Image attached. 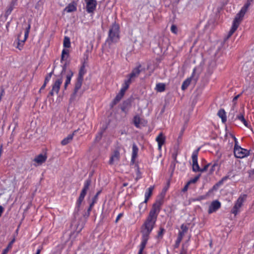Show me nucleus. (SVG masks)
Listing matches in <instances>:
<instances>
[{"instance_id":"1","label":"nucleus","mask_w":254,"mask_h":254,"mask_svg":"<svg viewBox=\"0 0 254 254\" xmlns=\"http://www.w3.org/2000/svg\"><path fill=\"white\" fill-rule=\"evenodd\" d=\"M162 204L163 200L162 199L157 200L153 204L148 215L140 228L141 242L139 246L145 247L149 238V236L155 227Z\"/></svg>"},{"instance_id":"2","label":"nucleus","mask_w":254,"mask_h":254,"mask_svg":"<svg viewBox=\"0 0 254 254\" xmlns=\"http://www.w3.org/2000/svg\"><path fill=\"white\" fill-rule=\"evenodd\" d=\"M162 204L163 200L162 199L157 200L153 204L148 215L140 228L141 242L139 246L145 247L149 238V236L155 227Z\"/></svg>"},{"instance_id":"3","label":"nucleus","mask_w":254,"mask_h":254,"mask_svg":"<svg viewBox=\"0 0 254 254\" xmlns=\"http://www.w3.org/2000/svg\"><path fill=\"white\" fill-rule=\"evenodd\" d=\"M120 26L115 22L109 28L108 37L105 41L106 44L111 47L112 44L118 43L120 39Z\"/></svg>"},{"instance_id":"4","label":"nucleus","mask_w":254,"mask_h":254,"mask_svg":"<svg viewBox=\"0 0 254 254\" xmlns=\"http://www.w3.org/2000/svg\"><path fill=\"white\" fill-rule=\"evenodd\" d=\"M251 3L247 1L244 5L242 7L240 11L237 14L235 19L233 20L232 27L229 32L228 37H230L238 28L241 21L242 20L245 13L247 11Z\"/></svg>"},{"instance_id":"5","label":"nucleus","mask_w":254,"mask_h":254,"mask_svg":"<svg viewBox=\"0 0 254 254\" xmlns=\"http://www.w3.org/2000/svg\"><path fill=\"white\" fill-rule=\"evenodd\" d=\"M91 181L90 179H87L85 181L84 183L83 187L82 189V190L80 192L79 197L76 200L75 203V206L74 208V214H78V212L80 210V207L81 204V203L83 201L85 196L86 194L87 191L89 189V187L91 184Z\"/></svg>"},{"instance_id":"6","label":"nucleus","mask_w":254,"mask_h":254,"mask_svg":"<svg viewBox=\"0 0 254 254\" xmlns=\"http://www.w3.org/2000/svg\"><path fill=\"white\" fill-rule=\"evenodd\" d=\"M231 136L235 141V146L234 148V154L235 157L237 158H243L249 155V151L247 149L242 148L238 145V141L236 137L230 134Z\"/></svg>"},{"instance_id":"7","label":"nucleus","mask_w":254,"mask_h":254,"mask_svg":"<svg viewBox=\"0 0 254 254\" xmlns=\"http://www.w3.org/2000/svg\"><path fill=\"white\" fill-rule=\"evenodd\" d=\"M30 28L31 23L29 22L27 27L25 28L24 32V38L23 40H20V38L22 35V32H20V33L18 35L17 38V46H16V48L19 50H21L23 49L25 42L28 37Z\"/></svg>"},{"instance_id":"8","label":"nucleus","mask_w":254,"mask_h":254,"mask_svg":"<svg viewBox=\"0 0 254 254\" xmlns=\"http://www.w3.org/2000/svg\"><path fill=\"white\" fill-rule=\"evenodd\" d=\"M246 194L240 195L231 210V212L232 214L236 215L240 212V209L242 206L244 201L246 200Z\"/></svg>"},{"instance_id":"9","label":"nucleus","mask_w":254,"mask_h":254,"mask_svg":"<svg viewBox=\"0 0 254 254\" xmlns=\"http://www.w3.org/2000/svg\"><path fill=\"white\" fill-rule=\"evenodd\" d=\"M236 112V111L235 109L234 106H233L230 111L229 117L232 116V120H238L240 121L245 125V127L250 128V126L249 125L248 122L245 120L243 114L240 113L236 115L235 119H234L235 113Z\"/></svg>"},{"instance_id":"10","label":"nucleus","mask_w":254,"mask_h":254,"mask_svg":"<svg viewBox=\"0 0 254 254\" xmlns=\"http://www.w3.org/2000/svg\"><path fill=\"white\" fill-rule=\"evenodd\" d=\"M236 112V111L235 109L234 106H233L230 111L229 117L232 116V120H238L240 121L245 125V127L250 128V126L249 125L248 122L245 120L243 114L240 113L236 115L235 119H234L235 113Z\"/></svg>"},{"instance_id":"11","label":"nucleus","mask_w":254,"mask_h":254,"mask_svg":"<svg viewBox=\"0 0 254 254\" xmlns=\"http://www.w3.org/2000/svg\"><path fill=\"white\" fill-rule=\"evenodd\" d=\"M58 78L54 82L52 89L49 93L51 96H53L54 94H58L61 85L63 83V77L58 76Z\"/></svg>"},{"instance_id":"12","label":"nucleus","mask_w":254,"mask_h":254,"mask_svg":"<svg viewBox=\"0 0 254 254\" xmlns=\"http://www.w3.org/2000/svg\"><path fill=\"white\" fill-rule=\"evenodd\" d=\"M199 148L193 151L191 155L192 162V171L194 172H199L200 171V167L197 162V156Z\"/></svg>"},{"instance_id":"13","label":"nucleus","mask_w":254,"mask_h":254,"mask_svg":"<svg viewBox=\"0 0 254 254\" xmlns=\"http://www.w3.org/2000/svg\"><path fill=\"white\" fill-rule=\"evenodd\" d=\"M141 64H138L136 67L133 68L130 73L128 74L127 77L131 82H133L136 78H137L141 72Z\"/></svg>"},{"instance_id":"14","label":"nucleus","mask_w":254,"mask_h":254,"mask_svg":"<svg viewBox=\"0 0 254 254\" xmlns=\"http://www.w3.org/2000/svg\"><path fill=\"white\" fill-rule=\"evenodd\" d=\"M86 3V9L88 13H93L97 6L96 0H84Z\"/></svg>"},{"instance_id":"15","label":"nucleus","mask_w":254,"mask_h":254,"mask_svg":"<svg viewBox=\"0 0 254 254\" xmlns=\"http://www.w3.org/2000/svg\"><path fill=\"white\" fill-rule=\"evenodd\" d=\"M181 231H179L178 238L176 241V247H178L180 245L185 234L187 232L188 230V227L184 224H183L181 226Z\"/></svg>"},{"instance_id":"16","label":"nucleus","mask_w":254,"mask_h":254,"mask_svg":"<svg viewBox=\"0 0 254 254\" xmlns=\"http://www.w3.org/2000/svg\"><path fill=\"white\" fill-rule=\"evenodd\" d=\"M221 207V203L218 200L213 201L210 204L208 210L209 214H211L214 212L216 211Z\"/></svg>"},{"instance_id":"17","label":"nucleus","mask_w":254,"mask_h":254,"mask_svg":"<svg viewBox=\"0 0 254 254\" xmlns=\"http://www.w3.org/2000/svg\"><path fill=\"white\" fill-rule=\"evenodd\" d=\"M83 79L80 78H77L76 81L75 83L74 91L73 93L71 95L70 99L73 100L76 96V95L79 90V89L81 88L82 84Z\"/></svg>"},{"instance_id":"18","label":"nucleus","mask_w":254,"mask_h":254,"mask_svg":"<svg viewBox=\"0 0 254 254\" xmlns=\"http://www.w3.org/2000/svg\"><path fill=\"white\" fill-rule=\"evenodd\" d=\"M120 158V153L117 150H115L113 154L110 157L109 161V164L110 165H113L115 163L119 161Z\"/></svg>"},{"instance_id":"19","label":"nucleus","mask_w":254,"mask_h":254,"mask_svg":"<svg viewBox=\"0 0 254 254\" xmlns=\"http://www.w3.org/2000/svg\"><path fill=\"white\" fill-rule=\"evenodd\" d=\"M131 107V101L129 99L124 101L121 106V109L122 111L127 114Z\"/></svg>"},{"instance_id":"20","label":"nucleus","mask_w":254,"mask_h":254,"mask_svg":"<svg viewBox=\"0 0 254 254\" xmlns=\"http://www.w3.org/2000/svg\"><path fill=\"white\" fill-rule=\"evenodd\" d=\"M125 94V93L124 92H122V91L120 90L119 93L117 94L114 99L111 103V108H113L118 103H119Z\"/></svg>"},{"instance_id":"21","label":"nucleus","mask_w":254,"mask_h":254,"mask_svg":"<svg viewBox=\"0 0 254 254\" xmlns=\"http://www.w3.org/2000/svg\"><path fill=\"white\" fill-rule=\"evenodd\" d=\"M165 136L163 135L162 132H160L156 138V141L158 143V149L161 150L162 145L165 141Z\"/></svg>"},{"instance_id":"22","label":"nucleus","mask_w":254,"mask_h":254,"mask_svg":"<svg viewBox=\"0 0 254 254\" xmlns=\"http://www.w3.org/2000/svg\"><path fill=\"white\" fill-rule=\"evenodd\" d=\"M195 71V68H194L193 70V72L192 73L191 76L190 77L186 79L185 81H184V82L182 83V86H181V89L182 90H185L188 87V86L190 85V84L192 78L194 76Z\"/></svg>"},{"instance_id":"23","label":"nucleus","mask_w":254,"mask_h":254,"mask_svg":"<svg viewBox=\"0 0 254 254\" xmlns=\"http://www.w3.org/2000/svg\"><path fill=\"white\" fill-rule=\"evenodd\" d=\"M230 175L229 174L223 177L221 180H220L213 186L212 189L213 190H217L225 182L227 181L228 179H230Z\"/></svg>"},{"instance_id":"24","label":"nucleus","mask_w":254,"mask_h":254,"mask_svg":"<svg viewBox=\"0 0 254 254\" xmlns=\"http://www.w3.org/2000/svg\"><path fill=\"white\" fill-rule=\"evenodd\" d=\"M77 9V3L75 1H72L68 4L64 8V11L67 12H71L76 11Z\"/></svg>"},{"instance_id":"25","label":"nucleus","mask_w":254,"mask_h":254,"mask_svg":"<svg viewBox=\"0 0 254 254\" xmlns=\"http://www.w3.org/2000/svg\"><path fill=\"white\" fill-rule=\"evenodd\" d=\"M47 158L46 155L40 154L37 156L33 161L36 162L38 165H41L46 161Z\"/></svg>"},{"instance_id":"26","label":"nucleus","mask_w":254,"mask_h":254,"mask_svg":"<svg viewBox=\"0 0 254 254\" xmlns=\"http://www.w3.org/2000/svg\"><path fill=\"white\" fill-rule=\"evenodd\" d=\"M132 151L131 161L132 162L134 163L135 159L137 156V153L138 152V148L137 146L135 143H133L132 145Z\"/></svg>"},{"instance_id":"27","label":"nucleus","mask_w":254,"mask_h":254,"mask_svg":"<svg viewBox=\"0 0 254 254\" xmlns=\"http://www.w3.org/2000/svg\"><path fill=\"white\" fill-rule=\"evenodd\" d=\"M76 132V131H74L72 133L68 134L67 137H65L64 139H63L61 141V144L63 145H66L69 142H70L73 137V136L74 135V133Z\"/></svg>"},{"instance_id":"28","label":"nucleus","mask_w":254,"mask_h":254,"mask_svg":"<svg viewBox=\"0 0 254 254\" xmlns=\"http://www.w3.org/2000/svg\"><path fill=\"white\" fill-rule=\"evenodd\" d=\"M131 82H132L128 78L125 79L124 83L122 84V87L120 89V90L122 91V92H124L125 93Z\"/></svg>"},{"instance_id":"29","label":"nucleus","mask_w":254,"mask_h":254,"mask_svg":"<svg viewBox=\"0 0 254 254\" xmlns=\"http://www.w3.org/2000/svg\"><path fill=\"white\" fill-rule=\"evenodd\" d=\"M154 189V186H150L149 187L147 190H146L144 194L145 196V200L148 201L149 199L150 196L152 193L153 190Z\"/></svg>"},{"instance_id":"30","label":"nucleus","mask_w":254,"mask_h":254,"mask_svg":"<svg viewBox=\"0 0 254 254\" xmlns=\"http://www.w3.org/2000/svg\"><path fill=\"white\" fill-rule=\"evenodd\" d=\"M217 115L221 119L222 122L223 123H225L227 118H226V112L224 109H220L219 110V111L217 113Z\"/></svg>"},{"instance_id":"31","label":"nucleus","mask_w":254,"mask_h":254,"mask_svg":"<svg viewBox=\"0 0 254 254\" xmlns=\"http://www.w3.org/2000/svg\"><path fill=\"white\" fill-rule=\"evenodd\" d=\"M147 201H145L144 200L143 202H141L139 204V205L138 206V208H139L140 213L141 214L144 213L146 211V210L147 208Z\"/></svg>"},{"instance_id":"32","label":"nucleus","mask_w":254,"mask_h":254,"mask_svg":"<svg viewBox=\"0 0 254 254\" xmlns=\"http://www.w3.org/2000/svg\"><path fill=\"white\" fill-rule=\"evenodd\" d=\"M166 85L164 83H157L155 87V90L159 92H162L165 90Z\"/></svg>"},{"instance_id":"33","label":"nucleus","mask_w":254,"mask_h":254,"mask_svg":"<svg viewBox=\"0 0 254 254\" xmlns=\"http://www.w3.org/2000/svg\"><path fill=\"white\" fill-rule=\"evenodd\" d=\"M73 71L69 69L68 70L67 72V74L66 75V79L64 83H66V84H69L71 81V79L72 77L73 76Z\"/></svg>"},{"instance_id":"34","label":"nucleus","mask_w":254,"mask_h":254,"mask_svg":"<svg viewBox=\"0 0 254 254\" xmlns=\"http://www.w3.org/2000/svg\"><path fill=\"white\" fill-rule=\"evenodd\" d=\"M85 73V65L83 64L80 68L77 77L83 79V76Z\"/></svg>"},{"instance_id":"35","label":"nucleus","mask_w":254,"mask_h":254,"mask_svg":"<svg viewBox=\"0 0 254 254\" xmlns=\"http://www.w3.org/2000/svg\"><path fill=\"white\" fill-rule=\"evenodd\" d=\"M133 122L135 127L138 128L139 127V125L140 123V117L137 115L133 117Z\"/></svg>"},{"instance_id":"36","label":"nucleus","mask_w":254,"mask_h":254,"mask_svg":"<svg viewBox=\"0 0 254 254\" xmlns=\"http://www.w3.org/2000/svg\"><path fill=\"white\" fill-rule=\"evenodd\" d=\"M68 57V51L67 50L63 49L62 53V57L61 62L64 60H67Z\"/></svg>"},{"instance_id":"37","label":"nucleus","mask_w":254,"mask_h":254,"mask_svg":"<svg viewBox=\"0 0 254 254\" xmlns=\"http://www.w3.org/2000/svg\"><path fill=\"white\" fill-rule=\"evenodd\" d=\"M64 47L65 48H68L70 47V41L69 37L65 36L64 39Z\"/></svg>"},{"instance_id":"38","label":"nucleus","mask_w":254,"mask_h":254,"mask_svg":"<svg viewBox=\"0 0 254 254\" xmlns=\"http://www.w3.org/2000/svg\"><path fill=\"white\" fill-rule=\"evenodd\" d=\"M101 192V190H99L96 194L95 195V196L93 197L92 202L91 203V206H94V204L97 202L98 197L99 195Z\"/></svg>"},{"instance_id":"39","label":"nucleus","mask_w":254,"mask_h":254,"mask_svg":"<svg viewBox=\"0 0 254 254\" xmlns=\"http://www.w3.org/2000/svg\"><path fill=\"white\" fill-rule=\"evenodd\" d=\"M14 241H15V240L14 239L9 243V244L8 245L7 247L3 250L1 254H6L8 253L9 249L11 248L12 244L14 242Z\"/></svg>"},{"instance_id":"40","label":"nucleus","mask_w":254,"mask_h":254,"mask_svg":"<svg viewBox=\"0 0 254 254\" xmlns=\"http://www.w3.org/2000/svg\"><path fill=\"white\" fill-rule=\"evenodd\" d=\"M178 162L172 161L169 167V171L171 172V174L172 175L175 170L176 168V164Z\"/></svg>"},{"instance_id":"41","label":"nucleus","mask_w":254,"mask_h":254,"mask_svg":"<svg viewBox=\"0 0 254 254\" xmlns=\"http://www.w3.org/2000/svg\"><path fill=\"white\" fill-rule=\"evenodd\" d=\"M84 224H85V222L82 221L81 223H79L77 225L76 232L77 233H79L82 230V229L84 227Z\"/></svg>"},{"instance_id":"42","label":"nucleus","mask_w":254,"mask_h":254,"mask_svg":"<svg viewBox=\"0 0 254 254\" xmlns=\"http://www.w3.org/2000/svg\"><path fill=\"white\" fill-rule=\"evenodd\" d=\"M165 231V230L163 228L160 227L159 228V231H158V235H157L158 238L162 239L163 238V236Z\"/></svg>"},{"instance_id":"43","label":"nucleus","mask_w":254,"mask_h":254,"mask_svg":"<svg viewBox=\"0 0 254 254\" xmlns=\"http://www.w3.org/2000/svg\"><path fill=\"white\" fill-rule=\"evenodd\" d=\"M217 168V169H219V165L217 162H214L211 167V169L210 170V173H212L215 170L216 168Z\"/></svg>"},{"instance_id":"44","label":"nucleus","mask_w":254,"mask_h":254,"mask_svg":"<svg viewBox=\"0 0 254 254\" xmlns=\"http://www.w3.org/2000/svg\"><path fill=\"white\" fill-rule=\"evenodd\" d=\"M200 176V174L198 175L197 176H195L193 179H190L189 181L188 182V183L190 185L191 184H194L196 183L198 179L199 178Z\"/></svg>"},{"instance_id":"45","label":"nucleus","mask_w":254,"mask_h":254,"mask_svg":"<svg viewBox=\"0 0 254 254\" xmlns=\"http://www.w3.org/2000/svg\"><path fill=\"white\" fill-rule=\"evenodd\" d=\"M13 9V5L10 4L5 11V14L9 15Z\"/></svg>"},{"instance_id":"46","label":"nucleus","mask_w":254,"mask_h":254,"mask_svg":"<svg viewBox=\"0 0 254 254\" xmlns=\"http://www.w3.org/2000/svg\"><path fill=\"white\" fill-rule=\"evenodd\" d=\"M66 69V64L65 63L62 66V70L61 72L60 75H58V76H62L63 77V75L65 72Z\"/></svg>"},{"instance_id":"47","label":"nucleus","mask_w":254,"mask_h":254,"mask_svg":"<svg viewBox=\"0 0 254 254\" xmlns=\"http://www.w3.org/2000/svg\"><path fill=\"white\" fill-rule=\"evenodd\" d=\"M211 165L210 163H208L207 164H206V165H205L202 168H200V171H199V172H201V173H202V172H205L208 167Z\"/></svg>"},{"instance_id":"48","label":"nucleus","mask_w":254,"mask_h":254,"mask_svg":"<svg viewBox=\"0 0 254 254\" xmlns=\"http://www.w3.org/2000/svg\"><path fill=\"white\" fill-rule=\"evenodd\" d=\"M171 31L172 33L176 34L177 33V28L175 25H172L171 27Z\"/></svg>"},{"instance_id":"49","label":"nucleus","mask_w":254,"mask_h":254,"mask_svg":"<svg viewBox=\"0 0 254 254\" xmlns=\"http://www.w3.org/2000/svg\"><path fill=\"white\" fill-rule=\"evenodd\" d=\"M189 185H190V184L187 182V183L185 185V186L182 189V191L183 192L187 191L188 190Z\"/></svg>"},{"instance_id":"50","label":"nucleus","mask_w":254,"mask_h":254,"mask_svg":"<svg viewBox=\"0 0 254 254\" xmlns=\"http://www.w3.org/2000/svg\"><path fill=\"white\" fill-rule=\"evenodd\" d=\"M139 251H138L137 254H143V250H144L145 247L141 246H139Z\"/></svg>"},{"instance_id":"51","label":"nucleus","mask_w":254,"mask_h":254,"mask_svg":"<svg viewBox=\"0 0 254 254\" xmlns=\"http://www.w3.org/2000/svg\"><path fill=\"white\" fill-rule=\"evenodd\" d=\"M172 158L173 159V160L172 161L179 162L178 161L177 159V153H173L172 154Z\"/></svg>"},{"instance_id":"52","label":"nucleus","mask_w":254,"mask_h":254,"mask_svg":"<svg viewBox=\"0 0 254 254\" xmlns=\"http://www.w3.org/2000/svg\"><path fill=\"white\" fill-rule=\"evenodd\" d=\"M93 206L91 205V203L90 204L89 207L87 209V214H86V218L88 217L90 215V212L92 209V208Z\"/></svg>"},{"instance_id":"53","label":"nucleus","mask_w":254,"mask_h":254,"mask_svg":"<svg viewBox=\"0 0 254 254\" xmlns=\"http://www.w3.org/2000/svg\"><path fill=\"white\" fill-rule=\"evenodd\" d=\"M123 215V214L121 213H119L117 217H116V220H115V222L116 223H117L118 222V221L119 220V219L121 218V217H122Z\"/></svg>"},{"instance_id":"54","label":"nucleus","mask_w":254,"mask_h":254,"mask_svg":"<svg viewBox=\"0 0 254 254\" xmlns=\"http://www.w3.org/2000/svg\"><path fill=\"white\" fill-rule=\"evenodd\" d=\"M51 78V77L47 76L46 75L45 77V78L44 83L47 84L50 80Z\"/></svg>"},{"instance_id":"55","label":"nucleus","mask_w":254,"mask_h":254,"mask_svg":"<svg viewBox=\"0 0 254 254\" xmlns=\"http://www.w3.org/2000/svg\"><path fill=\"white\" fill-rule=\"evenodd\" d=\"M102 132H99L98 135L96 136V139L97 140H99L102 137Z\"/></svg>"},{"instance_id":"56","label":"nucleus","mask_w":254,"mask_h":254,"mask_svg":"<svg viewBox=\"0 0 254 254\" xmlns=\"http://www.w3.org/2000/svg\"><path fill=\"white\" fill-rule=\"evenodd\" d=\"M240 96V94H238L237 95V96H236L234 98H233V102L234 103V104H236V101L238 99V98Z\"/></svg>"},{"instance_id":"57","label":"nucleus","mask_w":254,"mask_h":254,"mask_svg":"<svg viewBox=\"0 0 254 254\" xmlns=\"http://www.w3.org/2000/svg\"><path fill=\"white\" fill-rule=\"evenodd\" d=\"M54 68H55V67H54V68H53V70H52L51 72L49 73L47 75V76H49V77H51H51H52V75H53V73H54Z\"/></svg>"},{"instance_id":"58","label":"nucleus","mask_w":254,"mask_h":254,"mask_svg":"<svg viewBox=\"0 0 254 254\" xmlns=\"http://www.w3.org/2000/svg\"><path fill=\"white\" fill-rule=\"evenodd\" d=\"M47 84L44 82V84L41 86V88L40 89L39 91L40 92L42 90H43L45 89V87L46 86Z\"/></svg>"},{"instance_id":"59","label":"nucleus","mask_w":254,"mask_h":254,"mask_svg":"<svg viewBox=\"0 0 254 254\" xmlns=\"http://www.w3.org/2000/svg\"><path fill=\"white\" fill-rule=\"evenodd\" d=\"M136 173L138 175H140V172L139 171V168L138 165H136Z\"/></svg>"},{"instance_id":"60","label":"nucleus","mask_w":254,"mask_h":254,"mask_svg":"<svg viewBox=\"0 0 254 254\" xmlns=\"http://www.w3.org/2000/svg\"><path fill=\"white\" fill-rule=\"evenodd\" d=\"M3 211V207L1 205H0V216L1 215Z\"/></svg>"},{"instance_id":"61","label":"nucleus","mask_w":254,"mask_h":254,"mask_svg":"<svg viewBox=\"0 0 254 254\" xmlns=\"http://www.w3.org/2000/svg\"><path fill=\"white\" fill-rule=\"evenodd\" d=\"M40 252H41V249H38L36 251V253L35 254H40Z\"/></svg>"},{"instance_id":"62","label":"nucleus","mask_w":254,"mask_h":254,"mask_svg":"<svg viewBox=\"0 0 254 254\" xmlns=\"http://www.w3.org/2000/svg\"><path fill=\"white\" fill-rule=\"evenodd\" d=\"M68 85V84H66V83H64V90H66V88H67V87Z\"/></svg>"},{"instance_id":"63","label":"nucleus","mask_w":254,"mask_h":254,"mask_svg":"<svg viewBox=\"0 0 254 254\" xmlns=\"http://www.w3.org/2000/svg\"><path fill=\"white\" fill-rule=\"evenodd\" d=\"M254 0H247V1L249 2L250 3H252L254 1Z\"/></svg>"},{"instance_id":"64","label":"nucleus","mask_w":254,"mask_h":254,"mask_svg":"<svg viewBox=\"0 0 254 254\" xmlns=\"http://www.w3.org/2000/svg\"><path fill=\"white\" fill-rule=\"evenodd\" d=\"M186 252L184 251H183L180 254H186Z\"/></svg>"}]
</instances>
